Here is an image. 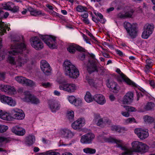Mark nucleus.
Returning <instances> with one entry per match:
<instances>
[{
    "instance_id": "f257e3e1",
    "label": "nucleus",
    "mask_w": 155,
    "mask_h": 155,
    "mask_svg": "<svg viewBox=\"0 0 155 155\" xmlns=\"http://www.w3.org/2000/svg\"><path fill=\"white\" fill-rule=\"evenodd\" d=\"M23 37L21 36L20 37H18L15 38H12L11 39L12 45L10 50L8 51L9 54L11 55H15L18 54V53H21V55L18 56L16 61H15L14 58L10 55L8 56V61L14 67H22L28 60L26 57L21 54V52L26 48L24 42H20L21 41H23Z\"/></svg>"
},
{
    "instance_id": "f03ea898",
    "label": "nucleus",
    "mask_w": 155,
    "mask_h": 155,
    "mask_svg": "<svg viewBox=\"0 0 155 155\" xmlns=\"http://www.w3.org/2000/svg\"><path fill=\"white\" fill-rule=\"evenodd\" d=\"M131 148H128L126 147L123 146L122 147L121 145L119 147L121 149L124 151L123 153V155H130L133 153H145L147 152L149 149V147L146 144L139 141H134L131 143Z\"/></svg>"
},
{
    "instance_id": "7ed1b4c3",
    "label": "nucleus",
    "mask_w": 155,
    "mask_h": 155,
    "mask_svg": "<svg viewBox=\"0 0 155 155\" xmlns=\"http://www.w3.org/2000/svg\"><path fill=\"white\" fill-rule=\"evenodd\" d=\"M65 68V74L70 78H76L79 75V71L76 67L68 60L66 61L64 64Z\"/></svg>"
},
{
    "instance_id": "20e7f679",
    "label": "nucleus",
    "mask_w": 155,
    "mask_h": 155,
    "mask_svg": "<svg viewBox=\"0 0 155 155\" xmlns=\"http://www.w3.org/2000/svg\"><path fill=\"white\" fill-rule=\"evenodd\" d=\"M97 64V60L95 58V55L93 54H91L89 57L87 65V69L89 73L98 71Z\"/></svg>"
},
{
    "instance_id": "39448f33",
    "label": "nucleus",
    "mask_w": 155,
    "mask_h": 155,
    "mask_svg": "<svg viewBox=\"0 0 155 155\" xmlns=\"http://www.w3.org/2000/svg\"><path fill=\"white\" fill-rule=\"evenodd\" d=\"M40 38L51 48H56L57 46L55 37L48 35H41Z\"/></svg>"
},
{
    "instance_id": "423d86ee",
    "label": "nucleus",
    "mask_w": 155,
    "mask_h": 155,
    "mask_svg": "<svg viewBox=\"0 0 155 155\" xmlns=\"http://www.w3.org/2000/svg\"><path fill=\"white\" fill-rule=\"evenodd\" d=\"M124 25L129 35L132 38H135L137 36V33L136 27L127 21H125L124 23Z\"/></svg>"
},
{
    "instance_id": "0eeeda50",
    "label": "nucleus",
    "mask_w": 155,
    "mask_h": 155,
    "mask_svg": "<svg viewBox=\"0 0 155 155\" xmlns=\"http://www.w3.org/2000/svg\"><path fill=\"white\" fill-rule=\"evenodd\" d=\"M24 95L25 97L23 98L24 101L35 105L40 103L39 100L35 96L31 94L29 91L25 92Z\"/></svg>"
},
{
    "instance_id": "6e6552de",
    "label": "nucleus",
    "mask_w": 155,
    "mask_h": 155,
    "mask_svg": "<svg viewBox=\"0 0 155 155\" xmlns=\"http://www.w3.org/2000/svg\"><path fill=\"white\" fill-rule=\"evenodd\" d=\"M154 28V26L153 24H147L143 28L144 31L143 32L141 37L143 39H147L152 33Z\"/></svg>"
},
{
    "instance_id": "1a4fd4ad",
    "label": "nucleus",
    "mask_w": 155,
    "mask_h": 155,
    "mask_svg": "<svg viewBox=\"0 0 155 155\" xmlns=\"http://www.w3.org/2000/svg\"><path fill=\"white\" fill-rule=\"evenodd\" d=\"M77 86L74 84L72 83H67L60 85L59 88L60 90H62L68 93H73L77 89Z\"/></svg>"
},
{
    "instance_id": "9d476101",
    "label": "nucleus",
    "mask_w": 155,
    "mask_h": 155,
    "mask_svg": "<svg viewBox=\"0 0 155 155\" xmlns=\"http://www.w3.org/2000/svg\"><path fill=\"white\" fill-rule=\"evenodd\" d=\"M95 138V135L92 133L86 134L81 137V142L83 144L91 143Z\"/></svg>"
},
{
    "instance_id": "9b49d317",
    "label": "nucleus",
    "mask_w": 155,
    "mask_h": 155,
    "mask_svg": "<svg viewBox=\"0 0 155 155\" xmlns=\"http://www.w3.org/2000/svg\"><path fill=\"white\" fill-rule=\"evenodd\" d=\"M31 44V46L36 50H40L44 47L43 43L37 37L32 38Z\"/></svg>"
},
{
    "instance_id": "f8f14e48",
    "label": "nucleus",
    "mask_w": 155,
    "mask_h": 155,
    "mask_svg": "<svg viewBox=\"0 0 155 155\" xmlns=\"http://www.w3.org/2000/svg\"><path fill=\"white\" fill-rule=\"evenodd\" d=\"M134 132L141 140L144 139L149 136L148 130L147 129L136 128L134 130Z\"/></svg>"
},
{
    "instance_id": "ddd939ff",
    "label": "nucleus",
    "mask_w": 155,
    "mask_h": 155,
    "mask_svg": "<svg viewBox=\"0 0 155 155\" xmlns=\"http://www.w3.org/2000/svg\"><path fill=\"white\" fill-rule=\"evenodd\" d=\"M0 100L2 103L12 107L15 106L16 104L15 101L12 97L4 95H0Z\"/></svg>"
},
{
    "instance_id": "4468645a",
    "label": "nucleus",
    "mask_w": 155,
    "mask_h": 155,
    "mask_svg": "<svg viewBox=\"0 0 155 155\" xmlns=\"http://www.w3.org/2000/svg\"><path fill=\"white\" fill-rule=\"evenodd\" d=\"M12 112L14 118L18 120L23 119L25 117V114L21 110L18 109H13L12 110Z\"/></svg>"
},
{
    "instance_id": "2eb2a0df",
    "label": "nucleus",
    "mask_w": 155,
    "mask_h": 155,
    "mask_svg": "<svg viewBox=\"0 0 155 155\" xmlns=\"http://www.w3.org/2000/svg\"><path fill=\"white\" fill-rule=\"evenodd\" d=\"M41 68L43 73L46 75L50 74L51 69L49 64L45 60H42L41 62Z\"/></svg>"
},
{
    "instance_id": "dca6fc26",
    "label": "nucleus",
    "mask_w": 155,
    "mask_h": 155,
    "mask_svg": "<svg viewBox=\"0 0 155 155\" xmlns=\"http://www.w3.org/2000/svg\"><path fill=\"white\" fill-rule=\"evenodd\" d=\"M0 89L2 91L8 94H14L16 93V90L14 87L9 85H2Z\"/></svg>"
},
{
    "instance_id": "f3484780",
    "label": "nucleus",
    "mask_w": 155,
    "mask_h": 155,
    "mask_svg": "<svg viewBox=\"0 0 155 155\" xmlns=\"http://www.w3.org/2000/svg\"><path fill=\"white\" fill-rule=\"evenodd\" d=\"M85 122V120L84 118H80L74 122L72 124L71 126L74 129H79L84 125Z\"/></svg>"
},
{
    "instance_id": "a211bd4d",
    "label": "nucleus",
    "mask_w": 155,
    "mask_h": 155,
    "mask_svg": "<svg viewBox=\"0 0 155 155\" xmlns=\"http://www.w3.org/2000/svg\"><path fill=\"white\" fill-rule=\"evenodd\" d=\"M103 139L105 142L116 143L117 144L116 145L117 147H118L121 148V147L119 146L120 145H121L122 147L123 146V143L122 141L121 140L116 139L111 137H104Z\"/></svg>"
},
{
    "instance_id": "6ab92c4d",
    "label": "nucleus",
    "mask_w": 155,
    "mask_h": 155,
    "mask_svg": "<svg viewBox=\"0 0 155 155\" xmlns=\"http://www.w3.org/2000/svg\"><path fill=\"white\" fill-rule=\"evenodd\" d=\"M106 84L108 88H111L112 89L114 90L115 93H117L119 90V87L117 83L111 78H109L107 80Z\"/></svg>"
},
{
    "instance_id": "aec40b11",
    "label": "nucleus",
    "mask_w": 155,
    "mask_h": 155,
    "mask_svg": "<svg viewBox=\"0 0 155 155\" xmlns=\"http://www.w3.org/2000/svg\"><path fill=\"white\" fill-rule=\"evenodd\" d=\"M93 122L98 126L102 127L104 126V118H102L99 114H94Z\"/></svg>"
},
{
    "instance_id": "412c9836",
    "label": "nucleus",
    "mask_w": 155,
    "mask_h": 155,
    "mask_svg": "<svg viewBox=\"0 0 155 155\" xmlns=\"http://www.w3.org/2000/svg\"><path fill=\"white\" fill-rule=\"evenodd\" d=\"M67 50L70 53L74 54L76 50L84 52L85 49L79 46L72 44L69 45L67 48Z\"/></svg>"
},
{
    "instance_id": "4be33fe9",
    "label": "nucleus",
    "mask_w": 155,
    "mask_h": 155,
    "mask_svg": "<svg viewBox=\"0 0 155 155\" xmlns=\"http://www.w3.org/2000/svg\"><path fill=\"white\" fill-rule=\"evenodd\" d=\"M61 105L57 101H52L49 102V107L52 112L55 113L60 108Z\"/></svg>"
},
{
    "instance_id": "5701e85b",
    "label": "nucleus",
    "mask_w": 155,
    "mask_h": 155,
    "mask_svg": "<svg viewBox=\"0 0 155 155\" xmlns=\"http://www.w3.org/2000/svg\"><path fill=\"white\" fill-rule=\"evenodd\" d=\"M134 94L130 91L127 93L124 96L123 102L124 104H129L131 103L133 100Z\"/></svg>"
},
{
    "instance_id": "b1692460",
    "label": "nucleus",
    "mask_w": 155,
    "mask_h": 155,
    "mask_svg": "<svg viewBox=\"0 0 155 155\" xmlns=\"http://www.w3.org/2000/svg\"><path fill=\"white\" fill-rule=\"evenodd\" d=\"M12 131L15 134L19 136L24 135L25 133V129L18 126L13 127L12 129Z\"/></svg>"
},
{
    "instance_id": "393cba45",
    "label": "nucleus",
    "mask_w": 155,
    "mask_h": 155,
    "mask_svg": "<svg viewBox=\"0 0 155 155\" xmlns=\"http://www.w3.org/2000/svg\"><path fill=\"white\" fill-rule=\"evenodd\" d=\"M94 99L98 104L101 105L104 104L106 102L105 97L101 94H95L94 96Z\"/></svg>"
},
{
    "instance_id": "a878e982",
    "label": "nucleus",
    "mask_w": 155,
    "mask_h": 155,
    "mask_svg": "<svg viewBox=\"0 0 155 155\" xmlns=\"http://www.w3.org/2000/svg\"><path fill=\"white\" fill-rule=\"evenodd\" d=\"M116 71L119 74H120L121 78L127 84L133 86H136L134 82L131 81L123 73H122L120 69H117Z\"/></svg>"
},
{
    "instance_id": "bb28decb",
    "label": "nucleus",
    "mask_w": 155,
    "mask_h": 155,
    "mask_svg": "<svg viewBox=\"0 0 155 155\" xmlns=\"http://www.w3.org/2000/svg\"><path fill=\"white\" fill-rule=\"evenodd\" d=\"M111 129L113 131L117 132L120 133H124L127 130V128L121 127L119 125L112 126Z\"/></svg>"
},
{
    "instance_id": "cd10ccee",
    "label": "nucleus",
    "mask_w": 155,
    "mask_h": 155,
    "mask_svg": "<svg viewBox=\"0 0 155 155\" xmlns=\"http://www.w3.org/2000/svg\"><path fill=\"white\" fill-rule=\"evenodd\" d=\"M28 9L31 15H32L34 16H38L39 15H45V14L44 13H42L40 10L35 9L31 7L29 8Z\"/></svg>"
},
{
    "instance_id": "c85d7f7f",
    "label": "nucleus",
    "mask_w": 155,
    "mask_h": 155,
    "mask_svg": "<svg viewBox=\"0 0 155 155\" xmlns=\"http://www.w3.org/2000/svg\"><path fill=\"white\" fill-rule=\"evenodd\" d=\"M0 118L5 120H10L11 119V117L9 113L0 110Z\"/></svg>"
},
{
    "instance_id": "c756f323",
    "label": "nucleus",
    "mask_w": 155,
    "mask_h": 155,
    "mask_svg": "<svg viewBox=\"0 0 155 155\" xmlns=\"http://www.w3.org/2000/svg\"><path fill=\"white\" fill-rule=\"evenodd\" d=\"M35 137L32 135H28L26 138V143L28 146L32 145L35 142Z\"/></svg>"
},
{
    "instance_id": "7c9ffc66",
    "label": "nucleus",
    "mask_w": 155,
    "mask_h": 155,
    "mask_svg": "<svg viewBox=\"0 0 155 155\" xmlns=\"http://www.w3.org/2000/svg\"><path fill=\"white\" fill-rule=\"evenodd\" d=\"M134 11L133 10L128 12L125 14L119 13L118 15V17L122 18H130L133 14Z\"/></svg>"
},
{
    "instance_id": "2f4dec72",
    "label": "nucleus",
    "mask_w": 155,
    "mask_h": 155,
    "mask_svg": "<svg viewBox=\"0 0 155 155\" xmlns=\"http://www.w3.org/2000/svg\"><path fill=\"white\" fill-rule=\"evenodd\" d=\"M84 99L87 102L90 103L94 101V97H92L90 93L87 91L85 96Z\"/></svg>"
},
{
    "instance_id": "473e14b6",
    "label": "nucleus",
    "mask_w": 155,
    "mask_h": 155,
    "mask_svg": "<svg viewBox=\"0 0 155 155\" xmlns=\"http://www.w3.org/2000/svg\"><path fill=\"white\" fill-rule=\"evenodd\" d=\"M13 6V3L11 2H8L7 3H4L2 4V6L4 9L9 10L11 9Z\"/></svg>"
},
{
    "instance_id": "72a5a7b5",
    "label": "nucleus",
    "mask_w": 155,
    "mask_h": 155,
    "mask_svg": "<svg viewBox=\"0 0 155 155\" xmlns=\"http://www.w3.org/2000/svg\"><path fill=\"white\" fill-rule=\"evenodd\" d=\"M76 11L79 12H86L87 8L86 7L81 5H78L76 8Z\"/></svg>"
},
{
    "instance_id": "f704fd0d",
    "label": "nucleus",
    "mask_w": 155,
    "mask_h": 155,
    "mask_svg": "<svg viewBox=\"0 0 155 155\" xmlns=\"http://www.w3.org/2000/svg\"><path fill=\"white\" fill-rule=\"evenodd\" d=\"M24 84H25L26 86L32 87L35 86V83L32 81L26 78L25 80V82Z\"/></svg>"
},
{
    "instance_id": "c9c22d12",
    "label": "nucleus",
    "mask_w": 155,
    "mask_h": 155,
    "mask_svg": "<svg viewBox=\"0 0 155 155\" xmlns=\"http://www.w3.org/2000/svg\"><path fill=\"white\" fill-rule=\"evenodd\" d=\"M83 151L86 153L94 154L96 152L95 149L87 147L83 149Z\"/></svg>"
},
{
    "instance_id": "e433bc0d",
    "label": "nucleus",
    "mask_w": 155,
    "mask_h": 155,
    "mask_svg": "<svg viewBox=\"0 0 155 155\" xmlns=\"http://www.w3.org/2000/svg\"><path fill=\"white\" fill-rule=\"evenodd\" d=\"M15 80L18 83L24 84L26 78L22 76H17L15 77Z\"/></svg>"
},
{
    "instance_id": "4c0bfd02",
    "label": "nucleus",
    "mask_w": 155,
    "mask_h": 155,
    "mask_svg": "<svg viewBox=\"0 0 155 155\" xmlns=\"http://www.w3.org/2000/svg\"><path fill=\"white\" fill-rule=\"evenodd\" d=\"M67 118L70 120H72L74 118V112L71 110L67 112Z\"/></svg>"
},
{
    "instance_id": "58836bf2",
    "label": "nucleus",
    "mask_w": 155,
    "mask_h": 155,
    "mask_svg": "<svg viewBox=\"0 0 155 155\" xmlns=\"http://www.w3.org/2000/svg\"><path fill=\"white\" fill-rule=\"evenodd\" d=\"M143 119L145 122L150 123L153 122L154 120V119L152 117L147 115L143 117Z\"/></svg>"
},
{
    "instance_id": "ea45409f",
    "label": "nucleus",
    "mask_w": 155,
    "mask_h": 155,
    "mask_svg": "<svg viewBox=\"0 0 155 155\" xmlns=\"http://www.w3.org/2000/svg\"><path fill=\"white\" fill-rule=\"evenodd\" d=\"M154 104L152 102H148L145 106V108L147 110H150L153 108Z\"/></svg>"
},
{
    "instance_id": "a19ab883",
    "label": "nucleus",
    "mask_w": 155,
    "mask_h": 155,
    "mask_svg": "<svg viewBox=\"0 0 155 155\" xmlns=\"http://www.w3.org/2000/svg\"><path fill=\"white\" fill-rule=\"evenodd\" d=\"M44 155H60L59 153L56 152L51 151H48L46 152H44L43 153Z\"/></svg>"
},
{
    "instance_id": "79ce46f5",
    "label": "nucleus",
    "mask_w": 155,
    "mask_h": 155,
    "mask_svg": "<svg viewBox=\"0 0 155 155\" xmlns=\"http://www.w3.org/2000/svg\"><path fill=\"white\" fill-rule=\"evenodd\" d=\"M64 132V135L67 137H71L73 136V133L69 130H65Z\"/></svg>"
},
{
    "instance_id": "37998d69",
    "label": "nucleus",
    "mask_w": 155,
    "mask_h": 155,
    "mask_svg": "<svg viewBox=\"0 0 155 155\" xmlns=\"http://www.w3.org/2000/svg\"><path fill=\"white\" fill-rule=\"evenodd\" d=\"M124 107L125 108V110L129 112H133L136 111V109L131 106H124Z\"/></svg>"
},
{
    "instance_id": "c03bdc74",
    "label": "nucleus",
    "mask_w": 155,
    "mask_h": 155,
    "mask_svg": "<svg viewBox=\"0 0 155 155\" xmlns=\"http://www.w3.org/2000/svg\"><path fill=\"white\" fill-rule=\"evenodd\" d=\"M8 129V127L4 125H0V133H3L6 131Z\"/></svg>"
},
{
    "instance_id": "a18cd8bd",
    "label": "nucleus",
    "mask_w": 155,
    "mask_h": 155,
    "mask_svg": "<svg viewBox=\"0 0 155 155\" xmlns=\"http://www.w3.org/2000/svg\"><path fill=\"white\" fill-rule=\"evenodd\" d=\"M82 103L81 101L79 99H75L73 104L75 106H78L80 105Z\"/></svg>"
},
{
    "instance_id": "49530a36",
    "label": "nucleus",
    "mask_w": 155,
    "mask_h": 155,
    "mask_svg": "<svg viewBox=\"0 0 155 155\" xmlns=\"http://www.w3.org/2000/svg\"><path fill=\"white\" fill-rule=\"evenodd\" d=\"M146 65H147L148 66L152 68L153 63L152 60L151 59H147L146 60Z\"/></svg>"
},
{
    "instance_id": "de8ad7c7",
    "label": "nucleus",
    "mask_w": 155,
    "mask_h": 155,
    "mask_svg": "<svg viewBox=\"0 0 155 155\" xmlns=\"http://www.w3.org/2000/svg\"><path fill=\"white\" fill-rule=\"evenodd\" d=\"M19 7L17 6H13L10 11L13 12H16L19 10Z\"/></svg>"
},
{
    "instance_id": "09e8293b",
    "label": "nucleus",
    "mask_w": 155,
    "mask_h": 155,
    "mask_svg": "<svg viewBox=\"0 0 155 155\" xmlns=\"http://www.w3.org/2000/svg\"><path fill=\"white\" fill-rule=\"evenodd\" d=\"M126 122L127 123H131L132 122H135V119L133 118H129L126 120Z\"/></svg>"
},
{
    "instance_id": "8fccbe9b",
    "label": "nucleus",
    "mask_w": 155,
    "mask_h": 155,
    "mask_svg": "<svg viewBox=\"0 0 155 155\" xmlns=\"http://www.w3.org/2000/svg\"><path fill=\"white\" fill-rule=\"evenodd\" d=\"M76 98L75 97L73 96H71L68 97V100L69 102L73 104L74 102V101L75 100V99Z\"/></svg>"
},
{
    "instance_id": "3c124183",
    "label": "nucleus",
    "mask_w": 155,
    "mask_h": 155,
    "mask_svg": "<svg viewBox=\"0 0 155 155\" xmlns=\"http://www.w3.org/2000/svg\"><path fill=\"white\" fill-rule=\"evenodd\" d=\"M151 68V67L148 66L147 65H145L144 68V71L146 73L148 74L150 72V69Z\"/></svg>"
},
{
    "instance_id": "603ef678",
    "label": "nucleus",
    "mask_w": 155,
    "mask_h": 155,
    "mask_svg": "<svg viewBox=\"0 0 155 155\" xmlns=\"http://www.w3.org/2000/svg\"><path fill=\"white\" fill-rule=\"evenodd\" d=\"M41 85L44 87H51V84L49 82H44L42 83Z\"/></svg>"
},
{
    "instance_id": "864d4df0",
    "label": "nucleus",
    "mask_w": 155,
    "mask_h": 155,
    "mask_svg": "<svg viewBox=\"0 0 155 155\" xmlns=\"http://www.w3.org/2000/svg\"><path fill=\"white\" fill-rule=\"evenodd\" d=\"M85 55L84 53H81L78 56V58L81 60H83L85 58Z\"/></svg>"
},
{
    "instance_id": "5fc2aeb1",
    "label": "nucleus",
    "mask_w": 155,
    "mask_h": 155,
    "mask_svg": "<svg viewBox=\"0 0 155 155\" xmlns=\"http://www.w3.org/2000/svg\"><path fill=\"white\" fill-rule=\"evenodd\" d=\"M111 123V121L107 118H104V125L105 124L109 125Z\"/></svg>"
},
{
    "instance_id": "6e6d98bb",
    "label": "nucleus",
    "mask_w": 155,
    "mask_h": 155,
    "mask_svg": "<svg viewBox=\"0 0 155 155\" xmlns=\"http://www.w3.org/2000/svg\"><path fill=\"white\" fill-rule=\"evenodd\" d=\"M121 114L122 115L126 117H128L130 116V114L128 112H122Z\"/></svg>"
},
{
    "instance_id": "4d7b16f0",
    "label": "nucleus",
    "mask_w": 155,
    "mask_h": 155,
    "mask_svg": "<svg viewBox=\"0 0 155 155\" xmlns=\"http://www.w3.org/2000/svg\"><path fill=\"white\" fill-rule=\"evenodd\" d=\"M137 101H138L139 100L140 97H142L143 95L141 92L137 93Z\"/></svg>"
},
{
    "instance_id": "13d9d810",
    "label": "nucleus",
    "mask_w": 155,
    "mask_h": 155,
    "mask_svg": "<svg viewBox=\"0 0 155 155\" xmlns=\"http://www.w3.org/2000/svg\"><path fill=\"white\" fill-rule=\"evenodd\" d=\"M88 15L87 13L85 12L84 14L81 15V16L83 18V19L87 18H88Z\"/></svg>"
},
{
    "instance_id": "bf43d9fd",
    "label": "nucleus",
    "mask_w": 155,
    "mask_h": 155,
    "mask_svg": "<svg viewBox=\"0 0 155 155\" xmlns=\"http://www.w3.org/2000/svg\"><path fill=\"white\" fill-rule=\"evenodd\" d=\"M94 14L96 16L99 17L100 19H101L103 17V15L100 13L98 12H95Z\"/></svg>"
},
{
    "instance_id": "052dcab7",
    "label": "nucleus",
    "mask_w": 155,
    "mask_h": 155,
    "mask_svg": "<svg viewBox=\"0 0 155 155\" xmlns=\"http://www.w3.org/2000/svg\"><path fill=\"white\" fill-rule=\"evenodd\" d=\"M5 78V74L4 73H0V80H3Z\"/></svg>"
},
{
    "instance_id": "680f3d73",
    "label": "nucleus",
    "mask_w": 155,
    "mask_h": 155,
    "mask_svg": "<svg viewBox=\"0 0 155 155\" xmlns=\"http://www.w3.org/2000/svg\"><path fill=\"white\" fill-rule=\"evenodd\" d=\"M136 84V86H133H133H134L135 87H136V88H138V89H139L141 91L143 94H145L146 93V91L143 89V88H139L138 87V86H137V85L136 84Z\"/></svg>"
},
{
    "instance_id": "e2e57ef3",
    "label": "nucleus",
    "mask_w": 155,
    "mask_h": 155,
    "mask_svg": "<svg viewBox=\"0 0 155 155\" xmlns=\"http://www.w3.org/2000/svg\"><path fill=\"white\" fill-rule=\"evenodd\" d=\"M116 52L117 54H118L120 56H123V52L121 51L120 50L117 49L116 50Z\"/></svg>"
},
{
    "instance_id": "0e129e2a",
    "label": "nucleus",
    "mask_w": 155,
    "mask_h": 155,
    "mask_svg": "<svg viewBox=\"0 0 155 155\" xmlns=\"http://www.w3.org/2000/svg\"><path fill=\"white\" fill-rule=\"evenodd\" d=\"M82 21L84 22L86 24H90L88 18L83 19H82Z\"/></svg>"
},
{
    "instance_id": "69168bd1",
    "label": "nucleus",
    "mask_w": 155,
    "mask_h": 155,
    "mask_svg": "<svg viewBox=\"0 0 155 155\" xmlns=\"http://www.w3.org/2000/svg\"><path fill=\"white\" fill-rule=\"evenodd\" d=\"M104 70L103 68H100V70H98L99 73L101 75H103L104 74Z\"/></svg>"
},
{
    "instance_id": "338daca9",
    "label": "nucleus",
    "mask_w": 155,
    "mask_h": 155,
    "mask_svg": "<svg viewBox=\"0 0 155 155\" xmlns=\"http://www.w3.org/2000/svg\"><path fill=\"white\" fill-rule=\"evenodd\" d=\"M149 84L153 88H154L155 87L154 82L153 80H150L149 81Z\"/></svg>"
},
{
    "instance_id": "774afa93",
    "label": "nucleus",
    "mask_w": 155,
    "mask_h": 155,
    "mask_svg": "<svg viewBox=\"0 0 155 155\" xmlns=\"http://www.w3.org/2000/svg\"><path fill=\"white\" fill-rule=\"evenodd\" d=\"M5 140V138L3 137H0V147L2 146V143Z\"/></svg>"
}]
</instances>
